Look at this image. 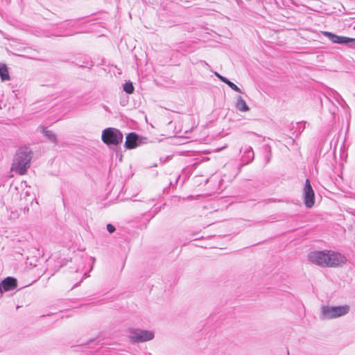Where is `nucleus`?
Listing matches in <instances>:
<instances>
[{
	"label": "nucleus",
	"instance_id": "6e6552de",
	"mask_svg": "<svg viewBox=\"0 0 355 355\" xmlns=\"http://www.w3.org/2000/svg\"><path fill=\"white\" fill-rule=\"evenodd\" d=\"M322 34L327 37L333 43L347 44L349 42H354L355 44L354 38L339 36L328 31H322Z\"/></svg>",
	"mask_w": 355,
	"mask_h": 355
},
{
	"label": "nucleus",
	"instance_id": "423d86ee",
	"mask_svg": "<svg viewBox=\"0 0 355 355\" xmlns=\"http://www.w3.org/2000/svg\"><path fill=\"white\" fill-rule=\"evenodd\" d=\"M153 338V333L149 331L134 330L131 331L130 339L133 342H146L152 340Z\"/></svg>",
	"mask_w": 355,
	"mask_h": 355
},
{
	"label": "nucleus",
	"instance_id": "f257e3e1",
	"mask_svg": "<svg viewBox=\"0 0 355 355\" xmlns=\"http://www.w3.org/2000/svg\"><path fill=\"white\" fill-rule=\"evenodd\" d=\"M31 159V150L26 147L21 148L16 154V158L12 165V171L17 172L19 175H24L30 166Z\"/></svg>",
	"mask_w": 355,
	"mask_h": 355
},
{
	"label": "nucleus",
	"instance_id": "ddd939ff",
	"mask_svg": "<svg viewBox=\"0 0 355 355\" xmlns=\"http://www.w3.org/2000/svg\"><path fill=\"white\" fill-rule=\"evenodd\" d=\"M123 90L127 93V94H132L133 92H134V87H133V85L132 83L130 82H128V83H125L123 85Z\"/></svg>",
	"mask_w": 355,
	"mask_h": 355
},
{
	"label": "nucleus",
	"instance_id": "4468645a",
	"mask_svg": "<svg viewBox=\"0 0 355 355\" xmlns=\"http://www.w3.org/2000/svg\"><path fill=\"white\" fill-rule=\"evenodd\" d=\"M227 85L231 87L233 90L237 92H240L241 93V90L234 84L232 82H231L230 80L227 81Z\"/></svg>",
	"mask_w": 355,
	"mask_h": 355
},
{
	"label": "nucleus",
	"instance_id": "0eeeda50",
	"mask_svg": "<svg viewBox=\"0 0 355 355\" xmlns=\"http://www.w3.org/2000/svg\"><path fill=\"white\" fill-rule=\"evenodd\" d=\"M327 257L326 251L312 252L308 256L310 262L320 266H323L325 258Z\"/></svg>",
	"mask_w": 355,
	"mask_h": 355
},
{
	"label": "nucleus",
	"instance_id": "7ed1b4c3",
	"mask_svg": "<svg viewBox=\"0 0 355 355\" xmlns=\"http://www.w3.org/2000/svg\"><path fill=\"white\" fill-rule=\"evenodd\" d=\"M349 306L348 305L338 306H323L322 313L324 318L333 319L346 315L349 311Z\"/></svg>",
	"mask_w": 355,
	"mask_h": 355
},
{
	"label": "nucleus",
	"instance_id": "2eb2a0df",
	"mask_svg": "<svg viewBox=\"0 0 355 355\" xmlns=\"http://www.w3.org/2000/svg\"><path fill=\"white\" fill-rule=\"evenodd\" d=\"M107 230L110 233H113L115 231V227L112 224L107 225Z\"/></svg>",
	"mask_w": 355,
	"mask_h": 355
},
{
	"label": "nucleus",
	"instance_id": "20e7f679",
	"mask_svg": "<svg viewBox=\"0 0 355 355\" xmlns=\"http://www.w3.org/2000/svg\"><path fill=\"white\" fill-rule=\"evenodd\" d=\"M326 256L328 257L325 258L323 266L329 268L338 267L346 262V259L344 256L334 251H326Z\"/></svg>",
	"mask_w": 355,
	"mask_h": 355
},
{
	"label": "nucleus",
	"instance_id": "dca6fc26",
	"mask_svg": "<svg viewBox=\"0 0 355 355\" xmlns=\"http://www.w3.org/2000/svg\"><path fill=\"white\" fill-rule=\"evenodd\" d=\"M216 76H217V77H218V78L221 81H223V83H225V84H227V81H229V80H228V79H227L226 78H225V77H223V76H220V74H218V73H216Z\"/></svg>",
	"mask_w": 355,
	"mask_h": 355
},
{
	"label": "nucleus",
	"instance_id": "f03ea898",
	"mask_svg": "<svg viewBox=\"0 0 355 355\" xmlns=\"http://www.w3.org/2000/svg\"><path fill=\"white\" fill-rule=\"evenodd\" d=\"M123 138V134L119 130L112 128L105 129L102 133V140L107 145H118L122 142Z\"/></svg>",
	"mask_w": 355,
	"mask_h": 355
},
{
	"label": "nucleus",
	"instance_id": "f8f14e48",
	"mask_svg": "<svg viewBox=\"0 0 355 355\" xmlns=\"http://www.w3.org/2000/svg\"><path fill=\"white\" fill-rule=\"evenodd\" d=\"M0 76L3 80L10 79L8 71L5 64H0Z\"/></svg>",
	"mask_w": 355,
	"mask_h": 355
},
{
	"label": "nucleus",
	"instance_id": "39448f33",
	"mask_svg": "<svg viewBox=\"0 0 355 355\" xmlns=\"http://www.w3.org/2000/svg\"><path fill=\"white\" fill-rule=\"evenodd\" d=\"M304 202L307 208H311L315 204L314 191L309 179L305 180L304 188Z\"/></svg>",
	"mask_w": 355,
	"mask_h": 355
},
{
	"label": "nucleus",
	"instance_id": "1a4fd4ad",
	"mask_svg": "<svg viewBox=\"0 0 355 355\" xmlns=\"http://www.w3.org/2000/svg\"><path fill=\"white\" fill-rule=\"evenodd\" d=\"M17 286V280L12 277H7L0 284V291L6 292L15 288Z\"/></svg>",
	"mask_w": 355,
	"mask_h": 355
},
{
	"label": "nucleus",
	"instance_id": "9b49d317",
	"mask_svg": "<svg viewBox=\"0 0 355 355\" xmlns=\"http://www.w3.org/2000/svg\"><path fill=\"white\" fill-rule=\"evenodd\" d=\"M236 107L241 112H247L249 110V107L246 104L244 99L241 96L237 98Z\"/></svg>",
	"mask_w": 355,
	"mask_h": 355
},
{
	"label": "nucleus",
	"instance_id": "9d476101",
	"mask_svg": "<svg viewBox=\"0 0 355 355\" xmlns=\"http://www.w3.org/2000/svg\"><path fill=\"white\" fill-rule=\"evenodd\" d=\"M138 136L135 132L127 135L125 137V146L128 149H133L137 146Z\"/></svg>",
	"mask_w": 355,
	"mask_h": 355
}]
</instances>
